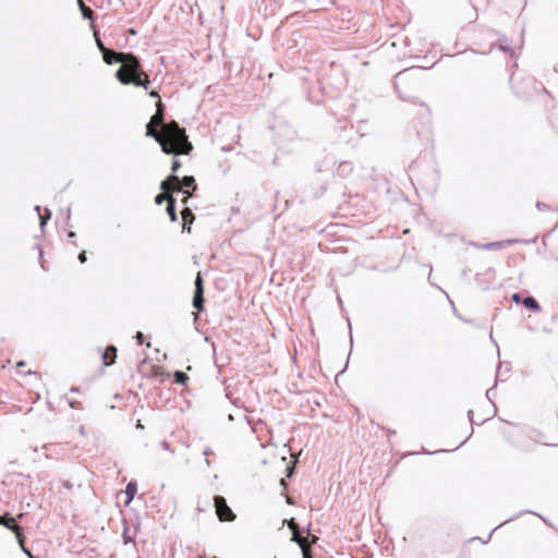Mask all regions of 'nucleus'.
<instances>
[{"instance_id":"nucleus-1","label":"nucleus","mask_w":558,"mask_h":558,"mask_svg":"<svg viewBox=\"0 0 558 558\" xmlns=\"http://www.w3.org/2000/svg\"><path fill=\"white\" fill-rule=\"evenodd\" d=\"M154 140L167 155H190L194 149L192 143L189 141L185 129L181 128L177 121H171L162 125L160 134Z\"/></svg>"},{"instance_id":"nucleus-2","label":"nucleus","mask_w":558,"mask_h":558,"mask_svg":"<svg viewBox=\"0 0 558 558\" xmlns=\"http://www.w3.org/2000/svg\"><path fill=\"white\" fill-rule=\"evenodd\" d=\"M116 77L123 85H135L148 88L150 80L148 74L143 70L142 64L136 56L129 53L122 62V65L116 73Z\"/></svg>"},{"instance_id":"nucleus-3","label":"nucleus","mask_w":558,"mask_h":558,"mask_svg":"<svg viewBox=\"0 0 558 558\" xmlns=\"http://www.w3.org/2000/svg\"><path fill=\"white\" fill-rule=\"evenodd\" d=\"M216 513L220 521H233L235 519V514L231 510V508L227 505L226 499L222 496L214 497Z\"/></svg>"},{"instance_id":"nucleus-4","label":"nucleus","mask_w":558,"mask_h":558,"mask_svg":"<svg viewBox=\"0 0 558 558\" xmlns=\"http://www.w3.org/2000/svg\"><path fill=\"white\" fill-rule=\"evenodd\" d=\"M166 124L163 122V113H155L146 125V135L156 138L160 134L162 125Z\"/></svg>"},{"instance_id":"nucleus-5","label":"nucleus","mask_w":558,"mask_h":558,"mask_svg":"<svg viewBox=\"0 0 558 558\" xmlns=\"http://www.w3.org/2000/svg\"><path fill=\"white\" fill-rule=\"evenodd\" d=\"M204 287H203V279L201 274L198 272L195 279V293L193 299V306L197 308L198 311L203 310L204 305Z\"/></svg>"},{"instance_id":"nucleus-6","label":"nucleus","mask_w":558,"mask_h":558,"mask_svg":"<svg viewBox=\"0 0 558 558\" xmlns=\"http://www.w3.org/2000/svg\"><path fill=\"white\" fill-rule=\"evenodd\" d=\"M160 187L162 191L169 193L181 191V181L178 175L172 174L161 182Z\"/></svg>"},{"instance_id":"nucleus-7","label":"nucleus","mask_w":558,"mask_h":558,"mask_svg":"<svg viewBox=\"0 0 558 558\" xmlns=\"http://www.w3.org/2000/svg\"><path fill=\"white\" fill-rule=\"evenodd\" d=\"M128 56H129V53L117 52L109 48L102 53L104 61L107 64H112L114 62L122 63Z\"/></svg>"},{"instance_id":"nucleus-8","label":"nucleus","mask_w":558,"mask_h":558,"mask_svg":"<svg viewBox=\"0 0 558 558\" xmlns=\"http://www.w3.org/2000/svg\"><path fill=\"white\" fill-rule=\"evenodd\" d=\"M118 349L114 345H108L101 354L104 366H111L116 363Z\"/></svg>"},{"instance_id":"nucleus-9","label":"nucleus","mask_w":558,"mask_h":558,"mask_svg":"<svg viewBox=\"0 0 558 558\" xmlns=\"http://www.w3.org/2000/svg\"><path fill=\"white\" fill-rule=\"evenodd\" d=\"M182 220H183V230H186L187 232H191V225L193 223L195 217L192 210L189 207H185L182 213Z\"/></svg>"},{"instance_id":"nucleus-10","label":"nucleus","mask_w":558,"mask_h":558,"mask_svg":"<svg viewBox=\"0 0 558 558\" xmlns=\"http://www.w3.org/2000/svg\"><path fill=\"white\" fill-rule=\"evenodd\" d=\"M137 493V485L135 482H130L126 487H125V490H124V494L126 496L125 500H124V504L125 505H129L133 498L135 497Z\"/></svg>"},{"instance_id":"nucleus-11","label":"nucleus","mask_w":558,"mask_h":558,"mask_svg":"<svg viewBox=\"0 0 558 558\" xmlns=\"http://www.w3.org/2000/svg\"><path fill=\"white\" fill-rule=\"evenodd\" d=\"M180 181H181V189L185 187L184 190H189L192 193L197 189L196 181H195L194 177H192V175H186Z\"/></svg>"},{"instance_id":"nucleus-12","label":"nucleus","mask_w":558,"mask_h":558,"mask_svg":"<svg viewBox=\"0 0 558 558\" xmlns=\"http://www.w3.org/2000/svg\"><path fill=\"white\" fill-rule=\"evenodd\" d=\"M0 524L4 525L9 530H14L17 524H15V519L11 517L9 513H5L4 515H0Z\"/></svg>"},{"instance_id":"nucleus-13","label":"nucleus","mask_w":558,"mask_h":558,"mask_svg":"<svg viewBox=\"0 0 558 558\" xmlns=\"http://www.w3.org/2000/svg\"><path fill=\"white\" fill-rule=\"evenodd\" d=\"M511 243H513L512 240H506V241H499V242H490V243L482 245V247L485 248V250H499V248H502L506 245H509Z\"/></svg>"},{"instance_id":"nucleus-14","label":"nucleus","mask_w":558,"mask_h":558,"mask_svg":"<svg viewBox=\"0 0 558 558\" xmlns=\"http://www.w3.org/2000/svg\"><path fill=\"white\" fill-rule=\"evenodd\" d=\"M78 5H80V9L82 11V14L85 19H89L92 20L93 19V15H94V12L93 10L87 7L83 0H78Z\"/></svg>"},{"instance_id":"nucleus-15","label":"nucleus","mask_w":558,"mask_h":558,"mask_svg":"<svg viewBox=\"0 0 558 558\" xmlns=\"http://www.w3.org/2000/svg\"><path fill=\"white\" fill-rule=\"evenodd\" d=\"M174 203H175V199H169V203L167 205V213H168L171 221L178 220V216H177L175 208H174Z\"/></svg>"},{"instance_id":"nucleus-16","label":"nucleus","mask_w":558,"mask_h":558,"mask_svg":"<svg viewBox=\"0 0 558 558\" xmlns=\"http://www.w3.org/2000/svg\"><path fill=\"white\" fill-rule=\"evenodd\" d=\"M169 199H174V197L171 195V193L163 191L162 193L156 196L155 203L157 205H161L163 202L169 203Z\"/></svg>"},{"instance_id":"nucleus-17","label":"nucleus","mask_w":558,"mask_h":558,"mask_svg":"<svg viewBox=\"0 0 558 558\" xmlns=\"http://www.w3.org/2000/svg\"><path fill=\"white\" fill-rule=\"evenodd\" d=\"M12 532H14V534H15V536H16L17 541H19V544H20V546H21V548H22V550L24 551V549H27V548L25 547V545H24L25 537H24V535H23V532H22L21 526H19V525H17V526H15V527H14V530H12Z\"/></svg>"},{"instance_id":"nucleus-18","label":"nucleus","mask_w":558,"mask_h":558,"mask_svg":"<svg viewBox=\"0 0 558 558\" xmlns=\"http://www.w3.org/2000/svg\"><path fill=\"white\" fill-rule=\"evenodd\" d=\"M523 304L525 307L531 308L533 311L539 310V305H538L537 301L533 298H525L523 301Z\"/></svg>"},{"instance_id":"nucleus-19","label":"nucleus","mask_w":558,"mask_h":558,"mask_svg":"<svg viewBox=\"0 0 558 558\" xmlns=\"http://www.w3.org/2000/svg\"><path fill=\"white\" fill-rule=\"evenodd\" d=\"M288 527L292 532V538L299 537L300 530L298 523L294 521V519H291L288 521Z\"/></svg>"},{"instance_id":"nucleus-20","label":"nucleus","mask_w":558,"mask_h":558,"mask_svg":"<svg viewBox=\"0 0 558 558\" xmlns=\"http://www.w3.org/2000/svg\"><path fill=\"white\" fill-rule=\"evenodd\" d=\"M174 378H175V381L181 385H186V383L189 381V376L185 373L180 372V371H177L174 373Z\"/></svg>"},{"instance_id":"nucleus-21","label":"nucleus","mask_w":558,"mask_h":558,"mask_svg":"<svg viewBox=\"0 0 558 558\" xmlns=\"http://www.w3.org/2000/svg\"><path fill=\"white\" fill-rule=\"evenodd\" d=\"M25 366H26V363L24 361H20V362L16 363V368H17L19 375H21V376H24L26 374H28V375H31V374L38 375L37 372H33L31 369L22 371V367H25Z\"/></svg>"},{"instance_id":"nucleus-22","label":"nucleus","mask_w":558,"mask_h":558,"mask_svg":"<svg viewBox=\"0 0 558 558\" xmlns=\"http://www.w3.org/2000/svg\"><path fill=\"white\" fill-rule=\"evenodd\" d=\"M292 541L296 542L302 549H305V547L310 546L307 538L302 537L300 534H299V537L292 538Z\"/></svg>"},{"instance_id":"nucleus-23","label":"nucleus","mask_w":558,"mask_h":558,"mask_svg":"<svg viewBox=\"0 0 558 558\" xmlns=\"http://www.w3.org/2000/svg\"><path fill=\"white\" fill-rule=\"evenodd\" d=\"M180 168H181V161L179 160L178 156H174V158L172 160L171 170L173 173H175L179 171Z\"/></svg>"},{"instance_id":"nucleus-24","label":"nucleus","mask_w":558,"mask_h":558,"mask_svg":"<svg viewBox=\"0 0 558 558\" xmlns=\"http://www.w3.org/2000/svg\"><path fill=\"white\" fill-rule=\"evenodd\" d=\"M163 110H165V106H163L161 99H159L156 104V113H163Z\"/></svg>"},{"instance_id":"nucleus-25","label":"nucleus","mask_w":558,"mask_h":558,"mask_svg":"<svg viewBox=\"0 0 558 558\" xmlns=\"http://www.w3.org/2000/svg\"><path fill=\"white\" fill-rule=\"evenodd\" d=\"M183 193H184V197L182 198V203L185 205L189 201L190 197H192V192H190L189 190H183Z\"/></svg>"},{"instance_id":"nucleus-26","label":"nucleus","mask_w":558,"mask_h":558,"mask_svg":"<svg viewBox=\"0 0 558 558\" xmlns=\"http://www.w3.org/2000/svg\"><path fill=\"white\" fill-rule=\"evenodd\" d=\"M78 260H80L82 264H84V263L87 260V256H86V252H85V251H83V252H81V253H80V255H78Z\"/></svg>"},{"instance_id":"nucleus-27","label":"nucleus","mask_w":558,"mask_h":558,"mask_svg":"<svg viewBox=\"0 0 558 558\" xmlns=\"http://www.w3.org/2000/svg\"><path fill=\"white\" fill-rule=\"evenodd\" d=\"M302 551L304 558H312L310 546L305 547V549H302Z\"/></svg>"},{"instance_id":"nucleus-28","label":"nucleus","mask_w":558,"mask_h":558,"mask_svg":"<svg viewBox=\"0 0 558 558\" xmlns=\"http://www.w3.org/2000/svg\"><path fill=\"white\" fill-rule=\"evenodd\" d=\"M97 46L101 53H104L108 48L101 43V40L97 39Z\"/></svg>"},{"instance_id":"nucleus-29","label":"nucleus","mask_w":558,"mask_h":558,"mask_svg":"<svg viewBox=\"0 0 558 558\" xmlns=\"http://www.w3.org/2000/svg\"><path fill=\"white\" fill-rule=\"evenodd\" d=\"M143 338H144L143 333L141 331H138L136 333V340H137L138 344L143 343Z\"/></svg>"},{"instance_id":"nucleus-30","label":"nucleus","mask_w":558,"mask_h":558,"mask_svg":"<svg viewBox=\"0 0 558 558\" xmlns=\"http://www.w3.org/2000/svg\"><path fill=\"white\" fill-rule=\"evenodd\" d=\"M149 96H150V97H154V98H158V100L160 99V95H159V94H158V92H156V90H151V92L149 93Z\"/></svg>"},{"instance_id":"nucleus-31","label":"nucleus","mask_w":558,"mask_h":558,"mask_svg":"<svg viewBox=\"0 0 558 558\" xmlns=\"http://www.w3.org/2000/svg\"><path fill=\"white\" fill-rule=\"evenodd\" d=\"M317 541H318V537H317L316 535H312V536H311V543H312V544H316V543H317Z\"/></svg>"},{"instance_id":"nucleus-32","label":"nucleus","mask_w":558,"mask_h":558,"mask_svg":"<svg viewBox=\"0 0 558 558\" xmlns=\"http://www.w3.org/2000/svg\"><path fill=\"white\" fill-rule=\"evenodd\" d=\"M24 553L27 555V557L35 558L28 549H24Z\"/></svg>"},{"instance_id":"nucleus-33","label":"nucleus","mask_w":558,"mask_h":558,"mask_svg":"<svg viewBox=\"0 0 558 558\" xmlns=\"http://www.w3.org/2000/svg\"><path fill=\"white\" fill-rule=\"evenodd\" d=\"M40 219H41V225H45L47 218L41 217Z\"/></svg>"},{"instance_id":"nucleus-34","label":"nucleus","mask_w":558,"mask_h":558,"mask_svg":"<svg viewBox=\"0 0 558 558\" xmlns=\"http://www.w3.org/2000/svg\"><path fill=\"white\" fill-rule=\"evenodd\" d=\"M69 236H70V238L75 236V233H74L73 231H71V232L69 233Z\"/></svg>"},{"instance_id":"nucleus-35","label":"nucleus","mask_w":558,"mask_h":558,"mask_svg":"<svg viewBox=\"0 0 558 558\" xmlns=\"http://www.w3.org/2000/svg\"><path fill=\"white\" fill-rule=\"evenodd\" d=\"M287 502H288V504H292V500H291V498H290V497H288V498H287Z\"/></svg>"},{"instance_id":"nucleus-36","label":"nucleus","mask_w":558,"mask_h":558,"mask_svg":"<svg viewBox=\"0 0 558 558\" xmlns=\"http://www.w3.org/2000/svg\"><path fill=\"white\" fill-rule=\"evenodd\" d=\"M513 299H514L515 301H518V299H519V298H518V294H514V295H513Z\"/></svg>"},{"instance_id":"nucleus-37","label":"nucleus","mask_w":558,"mask_h":558,"mask_svg":"<svg viewBox=\"0 0 558 558\" xmlns=\"http://www.w3.org/2000/svg\"><path fill=\"white\" fill-rule=\"evenodd\" d=\"M137 427H141V428L143 427L140 421L137 423Z\"/></svg>"},{"instance_id":"nucleus-38","label":"nucleus","mask_w":558,"mask_h":558,"mask_svg":"<svg viewBox=\"0 0 558 558\" xmlns=\"http://www.w3.org/2000/svg\"><path fill=\"white\" fill-rule=\"evenodd\" d=\"M214 558H217V557H214Z\"/></svg>"}]
</instances>
